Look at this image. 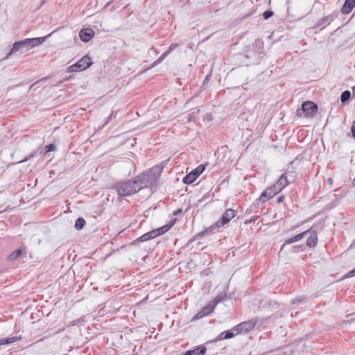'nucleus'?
I'll list each match as a JSON object with an SVG mask.
<instances>
[{
  "mask_svg": "<svg viewBox=\"0 0 355 355\" xmlns=\"http://www.w3.org/2000/svg\"><path fill=\"white\" fill-rule=\"evenodd\" d=\"M92 64L91 58L87 55H85L76 63L69 67L68 72H78L85 70L89 68Z\"/></svg>",
  "mask_w": 355,
  "mask_h": 355,
  "instance_id": "nucleus-4",
  "label": "nucleus"
},
{
  "mask_svg": "<svg viewBox=\"0 0 355 355\" xmlns=\"http://www.w3.org/2000/svg\"><path fill=\"white\" fill-rule=\"evenodd\" d=\"M214 306L211 304H209L205 306L200 311H199L195 316L196 319L201 318L211 313L214 311Z\"/></svg>",
  "mask_w": 355,
  "mask_h": 355,
  "instance_id": "nucleus-13",
  "label": "nucleus"
},
{
  "mask_svg": "<svg viewBox=\"0 0 355 355\" xmlns=\"http://www.w3.org/2000/svg\"><path fill=\"white\" fill-rule=\"evenodd\" d=\"M351 247H354L355 248V241L354 243H352Z\"/></svg>",
  "mask_w": 355,
  "mask_h": 355,
  "instance_id": "nucleus-32",
  "label": "nucleus"
},
{
  "mask_svg": "<svg viewBox=\"0 0 355 355\" xmlns=\"http://www.w3.org/2000/svg\"><path fill=\"white\" fill-rule=\"evenodd\" d=\"M234 333H232L230 331H225L220 333L218 336L216 340H223L225 339H229V338L234 337Z\"/></svg>",
  "mask_w": 355,
  "mask_h": 355,
  "instance_id": "nucleus-18",
  "label": "nucleus"
},
{
  "mask_svg": "<svg viewBox=\"0 0 355 355\" xmlns=\"http://www.w3.org/2000/svg\"><path fill=\"white\" fill-rule=\"evenodd\" d=\"M6 340H8L7 344H9L15 342L17 339L16 337H12L9 338H6Z\"/></svg>",
  "mask_w": 355,
  "mask_h": 355,
  "instance_id": "nucleus-25",
  "label": "nucleus"
},
{
  "mask_svg": "<svg viewBox=\"0 0 355 355\" xmlns=\"http://www.w3.org/2000/svg\"><path fill=\"white\" fill-rule=\"evenodd\" d=\"M47 37L48 36L28 38L15 42L10 52L8 53L6 59L8 58L11 55H13L21 50L25 49L26 51H28L35 46H39L46 40Z\"/></svg>",
  "mask_w": 355,
  "mask_h": 355,
  "instance_id": "nucleus-2",
  "label": "nucleus"
},
{
  "mask_svg": "<svg viewBox=\"0 0 355 355\" xmlns=\"http://www.w3.org/2000/svg\"><path fill=\"white\" fill-rule=\"evenodd\" d=\"M171 226H172L171 225H164L158 229L152 230L153 232L155 233V234H154L155 238L157 237V236L164 234L166 232H167L171 227Z\"/></svg>",
  "mask_w": 355,
  "mask_h": 355,
  "instance_id": "nucleus-17",
  "label": "nucleus"
},
{
  "mask_svg": "<svg viewBox=\"0 0 355 355\" xmlns=\"http://www.w3.org/2000/svg\"><path fill=\"white\" fill-rule=\"evenodd\" d=\"M44 80V78H42V79H40V80H38V81H37V82L34 83L33 84H32V85L30 86V89H32V88H33V87H34L37 83H38L39 82L42 81V80Z\"/></svg>",
  "mask_w": 355,
  "mask_h": 355,
  "instance_id": "nucleus-30",
  "label": "nucleus"
},
{
  "mask_svg": "<svg viewBox=\"0 0 355 355\" xmlns=\"http://www.w3.org/2000/svg\"><path fill=\"white\" fill-rule=\"evenodd\" d=\"M55 148V146L52 144H49L46 146V152H50L54 150Z\"/></svg>",
  "mask_w": 355,
  "mask_h": 355,
  "instance_id": "nucleus-24",
  "label": "nucleus"
},
{
  "mask_svg": "<svg viewBox=\"0 0 355 355\" xmlns=\"http://www.w3.org/2000/svg\"><path fill=\"white\" fill-rule=\"evenodd\" d=\"M295 300H297L298 302L302 301V299H296Z\"/></svg>",
  "mask_w": 355,
  "mask_h": 355,
  "instance_id": "nucleus-33",
  "label": "nucleus"
},
{
  "mask_svg": "<svg viewBox=\"0 0 355 355\" xmlns=\"http://www.w3.org/2000/svg\"><path fill=\"white\" fill-rule=\"evenodd\" d=\"M257 322V320L253 319L242 322L236 327V329L240 333H248L255 327Z\"/></svg>",
  "mask_w": 355,
  "mask_h": 355,
  "instance_id": "nucleus-7",
  "label": "nucleus"
},
{
  "mask_svg": "<svg viewBox=\"0 0 355 355\" xmlns=\"http://www.w3.org/2000/svg\"><path fill=\"white\" fill-rule=\"evenodd\" d=\"M288 184V180L286 173H284L281 175L277 182L274 184L279 191H282L284 188H285Z\"/></svg>",
  "mask_w": 355,
  "mask_h": 355,
  "instance_id": "nucleus-12",
  "label": "nucleus"
},
{
  "mask_svg": "<svg viewBox=\"0 0 355 355\" xmlns=\"http://www.w3.org/2000/svg\"><path fill=\"white\" fill-rule=\"evenodd\" d=\"M178 44L177 43H173L171 44L168 50L165 51L156 61H155L152 66L155 67L161 63L171 52H172L175 48L178 47Z\"/></svg>",
  "mask_w": 355,
  "mask_h": 355,
  "instance_id": "nucleus-11",
  "label": "nucleus"
},
{
  "mask_svg": "<svg viewBox=\"0 0 355 355\" xmlns=\"http://www.w3.org/2000/svg\"><path fill=\"white\" fill-rule=\"evenodd\" d=\"M307 231H309L310 232L306 235L309 236L306 241V245L310 248L314 247L316 245L318 242L317 234L315 232L313 231L311 229H309Z\"/></svg>",
  "mask_w": 355,
  "mask_h": 355,
  "instance_id": "nucleus-10",
  "label": "nucleus"
},
{
  "mask_svg": "<svg viewBox=\"0 0 355 355\" xmlns=\"http://www.w3.org/2000/svg\"><path fill=\"white\" fill-rule=\"evenodd\" d=\"M85 225V220L83 218H78L75 223V228L76 230H81Z\"/></svg>",
  "mask_w": 355,
  "mask_h": 355,
  "instance_id": "nucleus-20",
  "label": "nucleus"
},
{
  "mask_svg": "<svg viewBox=\"0 0 355 355\" xmlns=\"http://www.w3.org/2000/svg\"><path fill=\"white\" fill-rule=\"evenodd\" d=\"M355 6V0H345L342 8V12L344 14H349Z\"/></svg>",
  "mask_w": 355,
  "mask_h": 355,
  "instance_id": "nucleus-14",
  "label": "nucleus"
},
{
  "mask_svg": "<svg viewBox=\"0 0 355 355\" xmlns=\"http://www.w3.org/2000/svg\"><path fill=\"white\" fill-rule=\"evenodd\" d=\"M160 173L161 170L159 167H153L148 172L132 180L116 184L114 189L119 197L133 195L142 189L153 187Z\"/></svg>",
  "mask_w": 355,
  "mask_h": 355,
  "instance_id": "nucleus-1",
  "label": "nucleus"
},
{
  "mask_svg": "<svg viewBox=\"0 0 355 355\" xmlns=\"http://www.w3.org/2000/svg\"><path fill=\"white\" fill-rule=\"evenodd\" d=\"M318 110L316 104L311 101H306L302 105V111L305 113L306 116H313Z\"/></svg>",
  "mask_w": 355,
  "mask_h": 355,
  "instance_id": "nucleus-6",
  "label": "nucleus"
},
{
  "mask_svg": "<svg viewBox=\"0 0 355 355\" xmlns=\"http://www.w3.org/2000/svg\"><path fill=\"white\" fill-rule=\"evenodd\" d=\"M309 232H309V231H305V232H302V233H301V234H297V235H296V236H293V237H291V238H290V239H287V240L284 242V245H283L282 248H283L284 246H285L286 245H287V244H291V243H293L297 242V241H300V240H301V239H302L304 236H306L307 234H309Z\"/></svg>",
  "mask_w": 355,
  "mask_h": 355,
  "instance_id": "nucleus-15",
  "label": "nucleus"
},
{
  "mask_svg": "<svg viewBox=\"0 0 355 355\" xmlns=\"http://www.w3.org/2000/svg\"><path fill=\"white\" fill-rule=\"evenodd\" d=\"M309 232H309V231H305V232H302V233H301V234H297V235H296V236H293V237H291V238H290V239H287V240L284 242V245H283L282 248H283L284 246H285L286 245H287V244H291V243H293L297 242V241H300V240H301V239H302L304 236H306L307 234H309Z\"/></svg>",
  "mask_w": 355,
  "mask_h": 355,
  "instance_id": "nucleus-16",
  "label": "nucleus"
},
{
  "mask_svg": "<svg viewBox=\"0 0 355 355\" xmlns=\"http://www.w3.org/2000/svg\"><path fill=\"white\" fill-rule=\"evenodd\" d=\"M205 165L200 164L197 168L188 173L183 179V182L187 184L193 183L196 178L205 171Z\"/></svg>",
  "mask_w": 355,
  "mask_h": 355,
  "instance_id": "nucleus-5",
  "label": "nucleus"
},
{
  "mask_svg": "<svg viewBox=\"0 0 355 355\" xmlns=\"http://www.w3.org/2000/svg\"><path fill=\"white\" fill-rule=\"evenodd\" d=\"M236 215V211L229 209L225 211L221 218L209 229L205 230V232H212L213 231L221 227L228 223Z\"/></svg>",
  "mask_w": 355,
  "mask_h": 355,
  "instance_id": "nucleus-3",
  "label": "nucleus"
},
{
  "mask_svg": "<svg viewBox=\"0 0 355 355\" xmlns=\"http://www.w3.org/2000/svg\"><path fill=\"white\" fill-rule=\"evenodd\" d=\"M155 233L153 232V231H150L149 232H147L146 234H144V235H142L141 236H140L139 239H138V241H141V242H144V241H148V240H150V239H153L155 238V236H154Z\"/></svg>",
  "mask_w": 355,
  "mask_h": 355,
  "instance_id": "nucleus-19",
  "label": "nucleus"
},
{
  "mask_svg": "<svg viewBox=\"0 0 355 355\" xmlns=\"http://www.w3.org/2000/svg\"><path fill=\"white\" fill-rule=\"evenodd\" d=\"M33 155H30L29 157L25 158L24 159L21 160L20 162H26L27 160H28L31 157H33Z\"/></svg>",
  "mask_w": 355,
  "mask_h": 355,
  "instance_id": "nucleus-31",
  "label": "nucleus"
},
{
  "mask_svg": "<svg viewBox=\"0 0 355 355\" xmlns=\"http://www.w3.org/2000/svg\"><path fill=\"white\" fill-rule=\"evenodd\" d=\"M21 254V250L17 249L12 252L9 256L10 260L17 259Z\"/></svg>",
  "mask_w": 355,
  "mask_h": 355,
  "instance_id": "nucleus-22",
  "label": "nucleus"
},
{
  "mask_svg": "<svg viewBox=\"0 0 355 355\" xmlns=\"http://www.w3.org/2000/svg\"><path fill=\"white\" fill-rule=\"evenodd\" d=\"M352 132L354 137H355V120L353 121L352 125Z\"/></svg>",
  "mask_w": 355,
  "mask_h": 355,
  "instance_id": "nucleus-27",
  "label": "nucleus"
},
{
  "mask_svg": "<svg viewBox=\"0 0 355 355\" xmlns=\"http://www.w3.org/2000/svg\"><path fill=\"white\" fill-rule=\"evenodd\" d=\"M284 199V196H281L278 197L277 202L280 203V202H283Z\"/></svg>",
  "mask_w": 355,
  "mask_h": 355,
  "instance_id": "nucleus-29",
  "label": "nucleus"
},
{
  "mask_svg": "<svg viewBox=\"0 0 355 355\" xmlns=\"http://www.w3.org/2000/svg\"><path fill=\"white\" fill-rule=\"evenodd\" d=\"M350 96H351L350 92L347 91V90L345 91L342 93V94L340 96V101L342 103H345L349 99Z\"/></svg>",
  "mask_w": 355,
  "mask_h": 355,
  "instance_id": "nucleus-21",
  "label": "nucleus"
},
{
  "mask_svg": "<svg viewBox=\"0 0 355 355\" xmlns=\"http://www.w3.org/2000/svg\"><path fill=\"white\" fill-rule=\"evenodd\" d=\"M354 275H355V268H354L353 270H350V271H349V272L346 275V277H352V276H354Z\"/></svg>",
  "mask_w": 355,
  "mask_h": 355,
  "instance_id": "nucleus-26",
  "label": "nucleus"
},
{
  "mask_svg": "<svg viewBox=\"0 0 355 355\" xmlns=\"http://www.w3.org/2000/svg\"><path fill=\"white\" fill-rule=\"evenodd\" d=\"M273 15V12L271 10H266L263 13V17L265 19H269Z\"/></svg>",
  "mask_w": 355,
  "mask_h": 355,
  "instance_id": "nucleus-23",
  "label": "nucleus"
},
{
  "mask_svg": "<svg viewBox=\"0 0 355 355\" xmlns=\"http://www.w3.org/2000/svg\"><path fill=\"white\" fill-rule=\"evenodd\" d=\"M94 35V31L90 28H83L79 33V37L83 42H89Z\"/></svg>",
  "mask_w": 355,
  "mask_h": 355,
  "instance_id": "nucleus-9",
  "label": "nucleus"
},
{
  "mask_svg": "<svg viewBox=\"0 0 355 355\" xmlns=\"http://www.w3.org/2000/svg\"><path fill=\"white\" fill-rule=\"evenodd\" d=\"M276 187L273 184L272 186L267 188L260 196L259 199L263 202L266 201L267 200L272 198L275 195L277 194L280 192L275 188Z\"/></svg>",
  "mask_w": 355,
  "mask_h": 355,
  "instance_id": "nucleus-8",
  "label": "nucleus"
},
{
  "mask_svg": "<svg viewBox=\"0 0 355 355\" xmlns=\"http://www.w3.org/2000/svg\"><path fill=\"white\" fill-rule=\"evenodd\" d=\"M8 340H6V338H1L0 339V345H6L7 344Z\"/></svg>",
  "mask_w": 355,
  "mask_h": 355,
  "instance_id": "nucleus-28",
  "label": "nucleus"
}]
</instances>
